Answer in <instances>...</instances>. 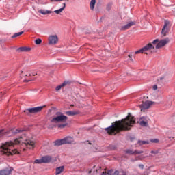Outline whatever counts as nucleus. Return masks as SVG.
I'll return each mask as SVG.
<instances>
[{
  "mask_svg": "<svg viewBox=\"0 0 175 175\" xmlns=\"http://www.w3.org/2000/svg\"><path fill=\"white\" fill-rule=\"evenodd\" d=\"M151 105H152V101H146L144 103H143L141 105V110H147V109H150V106H151Z\"/></svg>",
  "mask_w": 175,
  "mask_h": 175,
  "instance_id": "nucleus-9",
  "label": "nucleus"
},
{
  "mask_svg": "<svg viewBox=\"0 0 175 175\" xmlns=\"http://www.w3.org/2000/svg\"><path fill=\"white\" fill-rule=\"evenodd\" d=\"M107 174V172H106L105 171H103L101 174V175H106Z\"/></svg>",
  "mask_w": 175,
  "mask_h": 175,
  "instance_id": "nucleus-41",
  "label": "nucleus"
},
{
  "mask_svg": "<svg viewBox=\"0 0 175 175\" xmlns=\"http://www.w3.org/2000/svg\"><path fill=\"white\" fill-rule=\"evenodd\" d=\"M160 80H163V77H161V78H160Z\"/></svg>",
  "mask_w": 175,
  "mask_h": 175,
  "instance_id": "nucleus-43",
  "label": "nucleus"
},
{
  "mask_svg": "<svg viewBox=\"0 0 175 175\" xmlns=\"http://www.w3.org/2000/svg\"><path fill=\"white\" fill-rule=\"evenodd\" d=\"M62 144H64L63 139H57L54 142V146H62Z\"/></svg>",
  "mask_w": 175,
  "mask_h": 175,
  "instance_id": "nucleus-22",
  "label": "nucleus"
},
{
  "mask_svg": "<svg viewBox=\"0 0 175 175\" xmlns=\"http://www.w3.org/2000/svg\"><path fill=\"white\" fill-rule=\"evenodd\" d=\"M42 163H49L51 162V159H53V157H51V156L46 155L42 157Z\"/></svg>",
  "mask_w": 175,
  "mask_h": 175,
  "instance_id": "nucleus-11",
  "label": "nucleus"
},
{
  "mask_svg": "<svg viewBox=\"0 0 175 175\" xmlns=\"http://www.w3.org/2000/svg\"><path fill=\"white\" fill-rule=\"evenodd\" d=\"M148 141H140L138 140L137 142V144H139V146H144V144H148Z\"/></svg>",
  "mask_w": 175,
  "mask_h": 175,
  "instance_id": "nucleus-25",
  "label": "nucleus"
},
{
  "mask_svg": "<svg viewBox=\"0 0 175 175\" xmlns=\"http://www.w3.org/2000/svg\"><path fill=\"white\" fill-rule=\"evenodd\" d=\"M68 81H64L62 84L57 86L55 88L56 91H59V90H61V88H62V87H65V85H66V84H68Z\"/></svg>",
  "mask_w": 175,
  "mask_h": 175,
  "instance_id": "nucleus-23",
  "label": "nucleus"
},
{
  "mask_svg": "<svg viewBox=\"0 0 175 175\" xmlns=\"http://www.w3.org/2000/svg\"><path fill=\"white\" fill-rule=\"evenodd\" d=\"M135 24H136V22H135V21L129 22V23H127L126 25H125L124 26H123L122 27V30L126 31V29H129V28H131V27L135 25Z\"/></svg>",
  "mask_w": 175,
  "mask_h": 175,
  "instance_id": "nucleus-10",
  "label": "nucleus"
},
{
  "mask_svg": "<svg viewBox=\"0 0 175 175\" xmlns=\"http://www.w3.org/2000/svg\"><path fill=\"white\" fill-rule=\"evenodd\" d=\"M79 113V111H68L66 112V114H67V116H77V114Z\"/></svg>",
  "mask_w": 175,
  "mask_h": 175,
  "instance_id": "nucleus-19",
  "label": "nucleus"
},
{
  "mask_svg": "<svg viewBox=\"0 0 175 175\" xmlns=\"http://www.w3.org/2000/svg\"><path fill=\"white\" fill-rule=\"evenodd\" d=\"M170 30V22L167 20H165L164 21L163 27L161 30V35H163V36H166V33H167V32H169Z\"/></svg>",
  "mask_w": 175,
  "mask_h": 175,
  "instance_id": "nucleus-5",
  "label": "nucleus"
},
{
  "mask_svg": "<svg viewBox=\"0 0 175 175\" xmlns=\"http://www.w3.org/2000/svg\"><path fill=\"white\" fill-rule=\"evenodd\" d=\"M63 140L64 144H72L73 143V138L72 137H66Z\"/></svg>",
  "mask_w": 175,
  "mask_h": 175,
  "instance_id": "nucleus-12",
  "label": "nucleus"
},
{
  "mask_svg": "<svg viewBox=\"0 0 175 175\" xmlns=\"http://www.w3.org/2000/svg\"><path fill=\"white\" fill-rule=\"evenodd\" d=\"M153 90H154V91H155L156 90H158V86H157V85H154L153 86Z\"/></svg>",
  "mask_w": 175,
  "mask_h": 175,
  "instance_id": "nucleus-38",
  "label": "nucleus"
},
{
  "mask_svg": "<svg viewBox=\"0 0 175 175\" xmlns=\"http://www.w3.org/2000/svg\"><path fill=\"white\" fill-rule=\"evenodd\" d=\"M43 107H44V106L29 108L27 110H25L24 112L27 113V111H28V113H30L31 114H35L36 113L42 111V110H43Z\"/></svg>",
  "mask_w": 175,
  "mask_h": 175,
  "instance_id": "nucleus-6",
  "label": "nucleus"
},
{
  "mask_svg": "<svg viewBox=\"0 0 175 175\" xmlns=\"http://www.w3.org/2000/svg\"><path fill=\"white\" fill-rule=\"evenodd\" d=\"M68 116L64 115L62 112H56L53 118L51 119L52 124H58L59 122H66Z\"/></svg>",
  "mask_w": 175,
  "mask_h": 175,
  "instance_id": "nucleus-3",
  "label": "nucleus"
},
{
  "mask_svg": "<svg viewBox=\"0 0 175 175\" xmlns=\"http://www.w3.org/2000/svg\"><path fill=\"white\" fill-rule=\"evenodd\" d=\"M48 43L51 45L57 44L58 43V36L51 35L48 38Z\"/></svg>",
  "mask_w": 175,
  "mask_h": 175,
  "instance_id": "nucleus-7",
  "label": "nucleus"
},
{
  "mask_svg": "<svg viewBox=\"0 0 175 175\" xmlns=\"http://www.w3.org/2000/svg\"><path fill=\"white\" fill-rule=\"evenodd\" d=\"M170 40L169 38H165L163 40H161L159 41V40L156 39L152 42V44H157L156 45V49H162V47L166 46V44H167V43H169Z\"/></svg>",
  "mask_w": 175,
  "mask_h": 175,
  "instance_id": "nucleus-4",
  "label": "nucleus"
},
{
  "mask_svg": "<svg viewBox=\"0 0 175 175\" xmlns=\"http://www.w3.org/2000/svg\"><path fill=\"white\" fill-rule=\"evenodd\" d=\"M38 13H40L41 14L46 16V14H50L53 13V11H50V10H38Z\"/></svg>",
  "mask_w": 175,
  "mask_h": 175,
  "instance_id": "nucleus-17",
  "label": "nucleus"
},
{
  "mask_svg": "<svg viewBox=\"0 0 175 175\" xmlns=\"http://www.w3.org/2000/svg\"><path fill=\"white\" fill-rule=\"evenodd\" d=\"M24 130H20V129H12L9 132L12 133V135H16V133H21V132H23Z\"/></svg>",
  "mask_w": 175,
  "mask_h": 175,
  "instance_id": "nucleus-21",
  "label": "nucleus"
},
{
  "mask_svg": "<svg viewBox=\"0 0 175 175\" xmlns=\"http://www.w3.org/2000/svg\"><path fill=\"white\" fill-rule=\"evenodd\" d=\"M66 125H68V123L61 124H59L57 126L60 129H62L65 128V126H66Z\"/></svg>",
  "mask_w": 175,
  "mask_h": 175,
  "instance_id": "nucleus-28",
  "label": "nucleus"
},
{
  "mask_svg": "<svg viewBox=\"0 0 175 175\" xmlns=\"http://www.w3.org/2000/svg\"><path fill=\"white\" fill-rule=\"evenodd\" d=\"M36 74L33 73V74H26L25 76L26 77H29V76H35Z\"/></svg>",
  "mask_w": 175,
  "mask_h": 175,
  "instance_id": "nucleus-36",
  "label": "nucleus"
},
{
  "mask_svg": "<svg viewBox=\"0 0 175 175\" xmlns=\"http://www.w3.org/2000/svg\"><path fill=\"white\" fill-rule=\"evenodd\" d=\"M34 163H36V164H40V163H43V161H42V159H36L34 161Z\"/></svg>",
  "mask_w": 175,
  "mask_h": 175,
  "instance_id": "nucleus-27",
  "label": "nucleus"
},
{
  "mask_svg": "<svg viewBox=\"0 0 175 175\" xmlns=\"http://www.w3.org/2000/svg\"><path fill=\"white\" fill-rule=\"evenodd\" d=\"M62 1L65 0H51V2H52V3H54V2H62Z\"/></svg>",
  "mask_w": 175,
  "mask_h": 175,
  "instance_id": "nucleus-33",
  "label": "nucleus"
},
{
  "mask_svg": "<svg viewBox=\"0 0 175 175\" xmlns=\"http://www.w3.org/2000/svg\"><path fill=\"white\" fill-rule=\"evenodd\" d=\"M119 173L120 172L118 171H115L113 175H118Z\"/></svg>",
  "mask_w": 175,
  "mask_h": 175,
  "instance_id": "nucleus-40",
  "label": "nucleus"
},
{
  "mask_svg": "<svg viewBox=\"0 0 175 175\" xmlns=\"http://www.w3.org/2000/svg\"><path fill=\"white\" fill-rule=\"evenodd\" d=\"M10 173H12V170L9 168L0 170V175H10Z\"/></svg>",
  "mask_w": 175,
  "mask_h": 175,
  "instance_id": "nucleus-14",
  "label": "nucleus"
},
{
  "mask_svg": "<svg viewBox=\"0 0 175 175\" xmlns=\"http://www.w3.org/2000/svg\"><path fill=\"white\" fill-rule=\"evenodd\" d=\"M143 53H144V50L142 49L138 50V51H136L135 54H143Z\"/></svg>",
  "mask_w": 175,
  "mask_h": 175,
  "instance_id": "nucleus-29",
  "label": "nucleus"
},
{
  "mask_svg": "<svg viewBox=\"0 0 175 175\" xmlns=\"http://www.w3.org/2000/svg\"><path fill=\"white\" fill-rule=\"evenodd\" d=\"M151 154H154V155H157V154H158L159 151L158 150H152Z\"/></svg>",
  "mask_w": 175,
  "mask_h": 175,
  "instance_id": "nucleus-34",
  "label": "nucleus"
},
{
  "mask_svg": "<svg viewBox=\"0 0 175 175\" xmlns=\"http://www.w3.org/2000/svg\"><path fill=\"white\" fill-rule=\"evenodd\" d=\"M35 43H36V44H40V43H42V39H40V38L36 39L35 41Z\"/></svg>",
  "mask_w": 175,
  "mask_h": 175,
  "instance_id": "nucleus-30",
  "label": "nucleus"
},
{
  "mask_svg": "<svg viewBox=\"0 0 175 175\" xmlns=\"http://www.w3.org/2000/svg\"><path fill=\"white\" fill-rule=\"evenodd\" d=\"M126 154H129V155H139L140 154H143V150H135L133 151L132 149H126L124 150Z\"/></svg>",
  "mask_w": 175,
  "mask_h": 175,
  "instance_id": "nucleus-8",
  "label": "nucleus"
},
{
  "mask_svg": "<svg viewBox=\"0 0 175 175\" xmlns=\"http://www.w3.org/2000/svg\"><path fill=\"white\" fill-rule=\"evenodd\" d=\"M144 117H142L141 120H144ZM139 125L141 126H148V122L147 120H140Z\"/></svg>",
  "mask_w": 175,
  "mask_h": 175,
  "instance_id": "nucleus-16",
  "label": "nucleus"
},
{
  "mask_svg": "<svg viewBox=\"0 0 175 175\" xmlns=\"http://www.w3.org/2000/svg\"><path fill=\"white\" fill-rule=\"evenodd\" d=\"M64 170H65V167L64 165L57 167L55 174L56 175L61 174V173H62V172H64Z\"/></svg>",
  "mask_w": 175,
  "mask_h": 175,
  "instance_id": "nucleus-18",
  "label": "nucleus"
},
{
  "mask_svg": "<svg viewBox=\"0 0 175 175\" xmlns=\"http://www.w3.org/2000/svg\"><path fill=\"white\" fill-rule=\"evenodd\" d=\"M144 53L147 54V53L146 51H148V50H151V49H154V46H152V44L149 43L148 44H146L144 47L142 48Z\"/></svg>",
  "mask_w": 175,
  "mask_h": 175,
  "instance_id": "nucleus-13",
  "label": "nucleus"
},
{
  "mask_svg": "<svg viewBox=\"0 0 175 175\" xmlns=\"http://www.w3.org/2000/svg\"><path fill=\"white\" fill-rule=\"evenodd\" d=\"M5 92H0V99L2 98V96H3V95H5Z\"/></svg>",
  "mask_w": 175,
  "mask_h": 175,
  "instance_id": "nucleus-35",
  "label": "nucleus"
},
{
  "mask_svg": "<svg viewBox=\"0 0 175 175\" xmlns=\"http://www.w3.org/2000/svg\"><path fill=\"white\" fill-rule=\"evenodd\" d=\"M139 169H144V165L143 164H139Z\"/></svg>",
  "mask_w": 175,
  "mask_h": 175,
  "instance_id": "nucleus-37",
  "label": "nucleus"
},
{
  "mask_svg": "<svg viewBox=\"0 0 175 175\" xmlns=\"http://www.w3.org/2000/svg\"><path fill=\"white\" fill-rule=\"evenodd\" d=\"M63 5H64L63 8L53 11V13H56V14H59V13H62V12H64V10L65 9V7L66 6V4H65V3H64Z\"/></svg>",
  "mask_w": 175,
  "mask_h": 175,
  "instance_id": "nucleus-20",
  "label": "nucleus"
},
{
  "mask_svg": "<svg viewBox=\"0 0 175 175\" xmlns=\"http://www.w3.org/2000/svg\"><path fill=\"white\" fill-rule=\"evenodd\" d=\"M16 144H21L27 148L32 150L35 147V142L29 139L25 134H23L20 137L16 138L14 141H10L3 144L1 146V151L5 155H14L19 154L16 148H13Z\"/></svg>",
  "mask_w": 175,
  "mask_h": 175,
  "instance_id": "nucleus-1",
  "label": "nucleus"
},
{
  "mask_svg": "<svg viewBox=\"0 0 175 175\" xmlns=\"http://www.w3.org/2000/svg\"><path fill=\"white\" fill-rule=\"evenodd\" d=\"M150 142L152 143H159V139H151Z\"/></svg>",
  "mask_w": 175,
  "mask_h": 175,
  "instance_id": "nucleus-32",
  "label": "nucleus"
},
{
  "mask_svg": "<svg viewBox=\"0 0 175 175\" xmlns=\"http://www.w3.org/2000/svg\"><path fill=\"white\" fill-rule=\"evenodd\" d=\"M23 33H24V31H21V32H18V33H15L12 36V38H17L18 36H20L23 35Z\"/></svg>",
  "mask_w": 175,
  "mask_h": 175,
  "instance_id": "nucleus-26",
  "label": "nucleus"
},
{
  "mask_svg": "<svg viewBox=\"0 0 175 175\" xmlns=\"http://www.w3.org/2000/svg\"><path fill=\"white\" fill-rule=\"evenodd\" d=\"M3 135H6V131L5 130L0 131V137L1 136H3Z\"/></svg>",
  "mask_w": 175,
  "mask_h": 175,
  "instance_id": "nucleus-31",
  "label": "nucleus"
},
{
  "mask_svg": "<svg viewBox=\"0 0 175 175\" xmlns=\"http://www.w3.org/2000/svg\"><path fill=\"white\" fill-rule=\"evenodd\" d=\"M129 60L133 61V59H132V55H129Z\"/></svg>",
  "mask_w": 175,
  "mask_h": 175,
  "instance_id": "nucleus-39",
  "label": "nucleus"
},
{
  "mask_svg": "<svg viewBox=\"0 0 175 175\" xmlns=\"http://www.w3.org/2000/svg\"><path fill=\"white\" fill-rule=\"evenodd\" d=\"M30 50H31V49L24 46V47H20V48H18V49H17V51H18V53H24V52H25V53H27V51H29Z\"/></svg>",
  "mask_w": 175,
  "mask_h": 175,
  "instance_id": "nucleus-15",
  "label": "nucleus"
},
{
  "mask_svg": "<svg viewBox=\"0 0 175 175\" xmlns=\"http://www.w3.org/2000/svg\"><path fill=\"white\" fill-rule=\"evenodd\" d=\"M23 151H25V148H23Z\"/></svg>",
  "mask_w": 175,
  "mask_h": 175,
  "instance_id": "nucleus-44",
  "label": "nucleus"
},
{
  "mask_svg": "<svg viewBox=\"0 0 175 175\" xmlns=\"http://www.w3.org/2000/svg\"><path fill=\"white\" fill-rule=\"evenodd\" d=\"M95 3H96V0H91L90 4L91 10H94V8H95Z\"/></svg>",
  "mask_w": 175,
  "mask_h": 175,
  "instance_id": "nucleus-24",
  "label": "nucleus"
},
{
  "mask_svg": "<svg viewBox=\"0 0 175 175\" xmlns=\"http://www.w3.org/2000/svg\"><path fill=\"white\" fill-rule=\"evenodd\" d=\"M24 81H27V82L31 81V79H29V80L25 79Z\"/></svg>",
  "mask_w": 175,
  "mask_h": 175,
  "instance_id": "nucleus-42",
  "label": "nucleus"
},
{
  "mask_svg": "<svg viewBox=\"0 0 175 175\" xmlns=\"http://www.w3.org/2000/svg\"><path fill=\"white\" fill-rule=\"evenodd\" d=\"M135 122V118L131 113H129L125 119L112 123L111 126L105 128V131L109 135H116L121 131H129L131 126H133Z\"/></svg>",
  "mask_w": 175,
  "mask_h": 175,
  "instance_id": "nucleus-2",
  "label": "nucleus"
}]
</instances>
